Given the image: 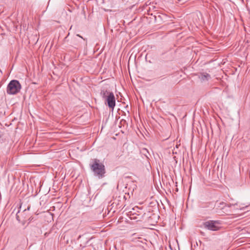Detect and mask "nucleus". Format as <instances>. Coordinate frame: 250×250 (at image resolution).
<instances>
[{"label": "nucleus", "instance_id": "f257e3e1", "mask_svg": "<svg viewBox=\"0 0 250 250\" xmlns=\"http://www.w3.org/2000/svg\"><path fill=\"white\" fill-rule=\"evenodd\" d=\"M100 96L105 104H107L109 108L113 110L116 105V100L113 93L107 89H103L101 91Z\"/></svg>", "mask_w": 250, "mask_h": 250}, {"label": "nucleus", "instance_id": "f03ea898", "mask_svg": "<svg viewBox=\"0 0 250 250\" xmlns=\"http://www.w3.org/2000/svg\"><path fill=\"white\" fill-rule=\"evenodd\" d=\"M91 169L95 176L99 179L102 178L104 176L105 169L104 165L100 162L97 159L92 160V163L90 165Z\"/></svg>", "mask_w": 250, "mask_h": 250}, {"label": "nucleus", "instance_id": "7ed1b4c3", "mask_svg": "<svg viewBox=\"0 0 250 250\" xmlns=\"http://www.w3.org/2000/svg\"><path fill=\"white\" fill-rule=\"evenodd\" d=\"M21 88L20 82L15 80L10 82L7 86L6 92L9 95H15L19 93Z\"/></svg>", "mask_w": 250, "mask_h": 250}, {"label": "nucleus", "instance_id": "20e7f679", "mask_svg": "<svg viewBox=\"0 0 250 250\" xmlns=\"http://www.w3.org/2000/svg\"><path fill=\"white\" fill-rule=\"evenodd\" d=\"M204 227L211 231H217L221 228V222L218 220H208L203 223Z\"/></svg>", "mask_w": 250, "mask_h": 250}, {"label": "nucleus", "instance_id": "39448f33", "mask_svg": "<svg viewBox=\"0 0 250 250\" xmlns=\"http://www.w3.org/2000/svg\"><path fill=\"white\" fill-rule=\"evenodd\" d=\"M198 78L202 82H205L210 80L211 76L206 72H202L198 74Z\"/></svg>", "mask_w": 250, "mask_h": 250}, {"label": "nucleus", "instance_id": "423d86ee", "mask_svg": "<svg viewBox=\"0 0 250 250\" xmlns=\"http://www.w3.org/2000/svg\"><path fill=\"white\" fill-rule=\"evenodd\" d=\"M141 153L144 155L146 158H148L150 154L147 149L146 148H142L140 151Z\"/></svg>", "mask_w": 250, "mask_h": 250}, {"label": "nucleus", "instance_id": "0eeeda50", "mask_svg": "<svg viewBox=\"0 0 250 250\" xmlns=\"http://www.w3.org/2000/svg\"><path fill=\"white\" fill-rule=\"evenodd\" d=\"M220 205H222L223 206V207H228L229 208H230L232 206H235V205H236L237 204H227L224 202H221L220 203Z\"/></svg>", "mask_w": 250, "mask_h": 250}, {"label": "nucleus", "instance_id": "6e6552de", "mask_svg": "<svg viewBox=\"0 0 250 250\" xmlns=\"http://www.w3.org/2000/svg\"><path fill=\"white\" fill-rule=\"evenodd\" d=\"M19 212H20V211L19 210L16 214V219L20 222H21V220H20L19 215L18 214V213H19Z\"/></svg>", "mask_w": 250, "mask_h": 250}, {"label": "nucleus", "instance_id": "1a4fd4ad", "mask_svg": "<svg viewBox=\"0 0 250 250\" xmlns=\"http://www.w3.org/2000/svg\"><path fill=\"white\" fill-rule=\"evenodd\" d=\"M249 207V206H245V207H244L241 208H240V209H245V208H248Z\"/></svg>", "mask_w": 250, "mask_h": 250}, {"label": "nucleus", "instance_id": "9d476101", "mask_svg": "<svg viewBox=\"0 0 250 250\" xmlns=\"http://www.w3.org/2000/svg\"><path fill=\"white\" fill-rule=\"evenodd\" d=\"M26 211V209H25L23 210V213H24Z\"/></svg>", "mask_w": 250, "mask_h": 250}, {"label": "nucleus", "instance_id": "9b49d317", "mask_svg": "<svg viewBox=\"0 0 250 250\" xmlns=\"http://www.w3.org/2000/svg\"><path fill=\"white\" fill-rule=\"evenodd\" d=\"M77 36H79V37H80V38H82V37L81 36H80V35H77Z\"/></svg>", "mask_w": 250, "mask_h": 250}, {"label": "nucleus", "instance_id": "f8f14e48", "mask_svg": "<svg viewBox=\"0 0 250 250\" xmlns=\"http://www.w3.org/2000/svg\"><path fill=\"white\" fill-rule=\"evenodd\" d=\"M29 209H30V207H28L27 208V210H29Z\"/></svg>", "mask_w": 250, "mask_h": 250}]
</instances>
